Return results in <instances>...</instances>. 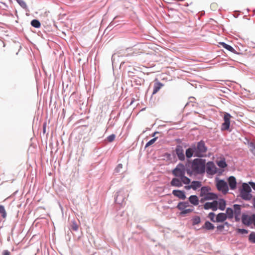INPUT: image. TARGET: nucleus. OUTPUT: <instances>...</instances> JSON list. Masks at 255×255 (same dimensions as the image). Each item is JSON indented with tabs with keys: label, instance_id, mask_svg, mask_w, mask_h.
Returning a JSON list of instances; mask_svg holds the SVG:
<instances>
[{
	"label": "nucleus",
	"instance_id": "obj_1",
	"mask_svg": "<svg viewBox=\"0 0 255 255\" xmlns=\"http://www.w3.org/2000/svg\"><path fill=\"white\" fill-rule=\"evenodd\" d=\"M206 160L201 158L194 159L189 163L187 167V173L189 175L202 174L205 171Z\"/></svg>",
	"mask_w": 255,
	"mask_h": 255
},
{
	"label": "nucleus",
	"instance_id": "obj_2",
	"mask_svg": "<svg viewBox=\"0 0 255 255\" xmlns=\"http://www.w3.org/2000/svg\"><path fill=\"white\" fill-rule=\"evenodd\" d=\"M184 166L180 164L173 170V174L175 176L180 178L183 184H188L190 183V179L185 176Z\"/></svg>",
	"mask_w": 255,
	"mask_h": 255
},
{
	"label": "nucleus",
	"instance_id": "obj_3",
	"mask_svg": "<svg viewBox=\"0 0 255 255\" xmlns=\"http://www.w3.org/2000/svg\"><path fill=\"white\" fill-rule=\"evenodd\" d=\"M194 148V156L203 157L206 156L207 147L203 140L199 141L196 145H193Z\"/></svg>",
	"mask_w": 255,
	"mask_h": 255
},
{
	"label": "nucleus",
	"instance_id": "obj_4",
	"mask_svg": "<svg viewBox=\"0 0 255 255\" xmlns=\"http://www.w3.org/2000/svg\"><path fill=\"white\" fill-rule=\"evenodd\" d=\"M242 189L241 191V196L242 199L246 200H250L252 197L251 194L252 189L250 186L247 183H243Z\"/></svg>",
	"mask_w": 255,
	"mask_h": 255
},
{
	"label": "nucleus",
	"instance_id": "obj_5",
	"mask_svg": "<svg viewBox=\"0 0 255 255\" xmlns=\"http://www.w3.org/2000/svg\"><path fill=\"white\" fill-rule=\"evenodd\" d=\"M217 189L224 194H226L229 190L227 183L223 180H217L216 181Z\"/></svg>",
	"mask_w": 255,
	"mask_h": 255
},
{
	"label": "nucleus",
	"instance_id": "obj_6",
	"mask_svg": "<svg viewBox=\"0 0 255 255\" xmlns=\"http://www.w3.org/2000/svg\"><path fill=\"white\" fill-rule=\"evenodd\" d=\"M231 115L228 113H225L224 116V122L222 124L221 126V130H226L229 129L230 126V119Z\"/></svg>",
	"mask_w": 255,
	"mask_h": 255
},
{
	"label": "nucleus",
	"instance_id": "obj_7",
	"mask_svg": "<svg viewBox=\"0 0 255 255\" xmlns=\"http://www.w3.org/2000/svg\"><path fill=\"white\" fill-rule=\"evenodd\" d=\"M206 171L207 174L210 175H214L217 173V167L213 162L209 161L206 164Z\"/></svg>",
	"mask_w": 255,
	"mask_h": 255
},
{
	"label": "nucleus",
	"instance_id": "obj_8",
	"mask_svg": "<svg viewBox=\"0 0 255 255\" xmlns=\"http://www.w3.org/2000/svg\"><path fill=\"white\" fill-rule=\"evenodd\" d=\"M204 208L206 210L211 209L213 211H216L218 209V201H214L212 202H207L204 205Z\"/></svg>",
	"mask_w": 255,
	"mask_h": 255
},
{
	"label": "nucleus",
	"instance_id": "obj_9",
	"mask_svg": "<svg viewBox=\"0 0 255 255\" xmlns=\"http://www.w3.org/2000/svg\"><path fill=\"white\" fill-rule=\"evenodd\" d=\"M164 85L156 79L154 81L153 90L152 94L155 95L163 87Z\"/></svg>",
	"mask_w": 255,
	"mask_h": 255
},
{
	"label": "nucleus",
	"instance_id": "obj_10",
	"mask_svg": "<svg viewBox=\"0 0 255 255\" xmlns=\"http://www.w3.org/2000/svg\"><path fill=\"white\" fill-rule=\"evenodd\" d=\"M175 151L178 158L180 160H184L185 159L184 150L182 146H177L176 148Z\"/></svg>",
	"mask_w": 255,
	"mask_h": 255
},
{
	"label": "nucleus",
	"instance_id": "obj_11",
	"mask_svg": "<svg viewBox=\"0 0 255 255\" xmlns=\"http://www.w3.org/2000/svg\"><path fill=\"white\" fill-rule=\"evenodd\" d=\"M182 183H183L181 178L179 177L173 178L170 182L171 186L176 187H180L182 186Z\"/></svg>",
	"mask_w": 255,
	"mask_h": 255
},
{
	"label": "nucleus",
	"instance_id": "obj_12",
	"mask_svg": "<svg viewBox=\"0 0 255 255\" xmlns=\"http://www.w3.org/2000/svg\"><path fill=\"white\" fill-rule=\"evenodd\" d=\"M172 194L174 196L179 198L180 199L184 200L186 198L185 192L183 191L174 190L172 191Z\"/></svg>",
	"mask_w": 255,
	"mask_h": 255
},
{
	"label": "nucleus",
	"instance_id": "obj_13",
	"mask_svg": "<svg viewBox=\"0 0 255 255\" xmlns=\"http://www.w3.org/2000/svg\"><path fill=\"white\" fill-rule=\"evenodd\" d=\"M233 210L236 220L237 221L239 220V217L241 215V206L237 204L234 205Z\"/></svg>",
	"mask_w": 255,
	"mask_h": 255
},
{
	"label": "nucleus",
	"instance_id": "obj_14",
	"mask_svg": "<svg viewBox=\"0 0 255 255\" xmlns=\"http://www.w3.org/2000/svg\"><path fill=\"white\" fill-rule=\"evenodd\" d=\"M228 182L230 188L232 190H234L236 188L237 182L236 179L234 176H230L228 178Z\"/></svg>",
	"mask_w": 255,
	"mask_h": 255
},
{
	"label": "nucleus",
	"instance_id": "obj_15",
	"mask_svg": "<svg viewBox=\"0 0 255 255\" xmlns=\"http://www.w3.org/2000/svg\"><path fill=\"white\" fill-rule=\"evenodd\" d=\"M226 214L223 213L218 214L216 218V221L217 222H223L227 219Z\"/></svg>",
	"mask_w": 255,
	"mask_h": 255
},
{
	"label": "nucleus",
	"instance_id": "obj_16",
	"mask_svg": "<svg viewBox=\"0 0 255 255\" xmlns=\"http://www.w3.org/2000/svg\"><path fill=\"white\" fill-rule=\"evenodd\" d=\"M189 201L191 204L194 206H197L199 204V199L196 195H191L189 198Z\"/></svg>",
	"mask_w": 255,
	"mask_h": 255
},
{
	"label": "nucleus",
	"instance_id": "obj_17",
	"mask_svg": "<svg viewBox=\"0 0 255 255\" xmlns=\"http://www.w3.org/2000/svg\"><path fill=\"white\" fill-rule=\"evenodd\" d=\"M189 206V205L187 202H180L177 205V208L181 212Z\"/></svg>",
	"mask_w": 255,
	"mask_h": 255
},
{
	"label": "nucleus",
	"instance_id": "obj_18",
	"mask_svg": "<svg viewBox=\"0 0 255 255\" xmlns=\"http://www.w3.org/2000/svg\"><path fill=\"white\" fill-rule=\"evenodd\" d=\"M123 195L124 193L122 192H118L115 199L116 202L119 204L122 203L125 199V198L123 197Z\"/></svg>",
	"mask_w": 255,
	"mask_h": 255
},
{
	"label": "nucleus",
	"instance_id": "obj_19",
	"mask_svg": "<svg viewBox=\"0 0 255 255\" xmlns=\"http://www.w3.org/2000/svg\"><path fill=\"white\" fill-rule=\"evenodd\" d=\"M251 216L243 215L242 222L245 225H251Z\"/></svg>",
	"mask_w": 255,
	"mask_h": 255
},
{
	"label": "nucleus",
	"instance_id": "obj_20",
	"mask_svg": "<svg viewBox=\"0 0 255 255\" xmlns=\"http://www.w3.org/2000/svg\"><path fill=\"white\" fill-rule=\"evenodd\" d=\"M191 222L193 226L198 225L201 222V218L198 216H194L191 220Z\"/></svg>",
	"mask_w": 255,
	"mask_h": 255
},
{
	"label": "nucleus",
	"instance_id": "obj_21",
	"mask_svg": "<svg viewBox=\"0 0 255 255\" xmlns=\"http://www.w3.org/2000/svg\"><path fill=\"white\" fill-rule=\"evenodd\" d=\"M219 44L223 46L224 48L227 49V50L232 52L233 53H235L236 50L233 48L231 46L224 43V42H220Z\"/></svg>",
	"mask_w": 255,
	"mask_h": 255
},
{
	"label": "nucleus",
	"instance_id": "obj_22",
	"mask_svg": "<svg viewBox=\"0 0 255 255\" xmlns=\"http://www.w3.org/2000/svg\"><path fill=\"white\" fill-rule=\"evenodd\" d=\"M185 153L187 158H190L193 155V154L194 155V148L193 145H192L191 147L188 148L186 150Z\"/></svg>",
	"mask_w": 255,
	"mask_h": 255
},
{
	"label": "nucleus",
	"instance_id": "obj_23",
	"mask_svg": "<svg viewBox=\"0 0 255 255\" xmlns=\"http://www.w3.org/2000/svg\"><path fill=\"white\" fill-rule=\"evenodd\" d=\"M218 206L219 209L224 210L226 207V202L224 199H220L218 201Z\"/></svg>",
	"mask_w": 255,
	"mask_h": 255
},
{
	"label": "nucleus",
	"instance_id": "obj_24",
	"mask_svg": "<svg viewBox=\"0 0 255 255\" xmlns=\"http://www.w3.org/2000/svg\"><path fill=\"white\" fill-rule=\"evenodd\" d=\"M191 185H192V187H191L192 189L194 190H196L198 188L201 187L202 186V184H201V182L200 181H194L191 182Z\"/></svg>",
	"mask_w": 255,
	"mask_h": 255
},
{
	"label": "nucleus",
	"instance_id": "obj_25",
	"mask_svg": "<svg viewBox=\"0 0 255 255\" xmlns=\"http://www.w3.org/2000/svg\"><path fill=\"white\" fill-rule=\"evenodd\" d=\"M217 198V196L216 194L209 192L204 196V199L206 200L215 199Z\"/></svg>",
	"mask_w": 255,
	"mask_h": 255
},
{
	"label": "nucleus",
	"instance_id": "obj_26",
	"mask_svg": "<svg viewBox=\"0 0 255 255\" xmlns=\"http://www.w3.org/2000/svg\"><path fill=\"white\" fill-rule=\"evenodd\" d=\"M226 216L227 218L229 219H232L234 217V210L232 208H228L226 210Z\"/></svg>",
	"mask_w": 255,
	"mask_h": 255
},
{
	"label": "nucleus",
	"instance_id": "obj_27",
	"mask_svg": "<svg viewBox=\"0 0 255 255\" xmlns=\"http://www.w3.org/2000/svg\"><path fill=\"white\" fill-rule=\"evenodd\" d=\"M202 228L206 229L207 230H213L214 229V226L212 223H211L209 221H206Z\"/></svg>",
	"mask_w": 255,
	"mask_h": 255
},
{
	"label": "nucleus",
	"instance_id": "obj_28",
	"mask_svg": "<svg viewBox=\"0 0 255 255\" xmlns=\"http://www.w3.org/2000/svg\"><path fill=\"white\" fill-rule=\"evenodd\" d=\"M209 188L208 187H203L201 189L200 196L204 197L209 193Z\"/></svg>",
	"mask_w": 255,
	"mask_h": 255
},
{
	"label": "nucleus",
	"instance_id": "obj_29",
	"mask_svg": "<svg viewBox=\"0 0 255 255\" xmlns=\"http://www.w3.org/2000/svg\"><path fill=\"white\" fill-rule=\"evenodd\" d=\"M0 214L3 219H5L7 216L6 212L5 210L4 207L3 205H0Z\"/></svg>",
	"mask_w": 255,
	"mask_h": 255
},
{
	"label": "nucleus",
	"instance_id": "obj_30",
	"mask_svg": "<svg viewBox=\"0 0 255 255\" xmlns=\"http://www.w3.org/2000/svg\"><path fill=\"white\" fill-rule=\"evenodd\" d=\"M31 24L32 26L35 28H39L40 27V22L36 19H33L31 22Z\"/></svg>",
	"mask_w": 255,
	"mask_h": 255
},
{
	"label": "nucleus",
	"instance_id": "obj_31",
	"mask_svg": "<svg viewBox=\"0 0 255 255\" xmlns=\"http://www.w3.org/2000/svg\"><path fill=\"white\" fill-rule=\"evenodd\" d=\"M194 210L193 209L190 208V209H185L183 211H181L180 213V215L182 216H184L185 215L190 213L192 212H193Z\"/></svg>",
	"mask_w": 255,
	"mask_h": 255
},
{
	"label": "nucleus",
	"instance_id": "obj_32",
	"mask_svg": "<svg viewBox=\"0 0 255 255\" xmlns=\"http://www.w3.org/2000/svg\"><path fill=\"white\" fill-rule=\"evenodd\" d=\"M217 164L221 168H225L227 166V164L224 160L219 161Z\"/></svg>",
	"mask_w": 255,
	"mask_h": 255
},
{
	"label": "nucleus",
	"instance_id": "obj_33",
	"mask_svg": "<svg viewBox=\"0 0 255 255\" xmlns=\"http://www.w3.org/2000/svg\"><path fill=\"white\" fill-rule=\"evenodd\" d=\"M157 139V137L153 138V139L149 140L145 145V147H148L153 144Z\"/></svg>",
	"mask_w": 255,
	"mask_h": 255
},
{
	"label": "nucleus",
	"instance_id": "obj_34",
	"mask_svg": "<svg viewBox=\"0 0 255 255\" xmlns=\"http://www.w3.org/2000/svg\"><path fill=\"white\" fill-rule=\"evenodd\" d=\"M123 168L122 164H119L115 169V171L116 173H120L121 172V169Z\"/></svg>",
	"mask_w": 255,
	"mask_h": 255
},
{
	"label": "nucleus",
	"instance_id": "obj_35",
	"mask_svg": "<svg viewBox=\"0 0 255 255\" xmlns=\"http://www.w3.org/2000/svg\"><path fill=\"white\" fill-rule=\"evenodd\" d=\"M19 5L25 8L26 7V4L23 0H16Z\"/></svg>",
	"mask_w": 255,
	"mask_h": 255
},
{
	"label": "nucleus",
	"instance_id": "obj_36",
	"mask_svg": "<svg viewBox=\"0 0 255 255\" xmlns=\"http://www.w3.org/2000/svg\"><path fill=\"white\" fill-rule=\"evenodd\" d=\"M249 240L253 243H255V234L251 233L249 236Z\"/></svg>",
	"mask_w": 255,
	"mask_h": 255
},
{
	"label": "nucleus",
	"instance_id": "obj_37",
	"mask_svg": "<svg viewBox=\"0 0 255 255\" xmlns=\"http://www.w3.org/2000/svg\"><path fill=\"white\" fill-rule=\"evenodd\" d=\"M215 215L214 213H210L208 215V217L210 218V219L214 222H216V220L215 219Z\"/></svg>",
	"mask_w": 255,
	"mask_h": 255
},
{
	"label": "nucleus",
	"instance_id": "obj_38",
	"mask_svg": "<svg viewBox=\"0 0 255 255\" xmlns=\"http://www.w3.org/2000/svg\"><path fill=\"white\" fill-rule=\"evenodd\" d=\"M71 228H72V230H73L74 231H76L78 229V225L75 222H73L72 223V226H71Z\"/></svg>",
	"mask_w": 255,
	"mask_h": 255
},
{
	"label": "nucleus",
	"instance_id": "obj_39",
	"mask_svg": "<svg viewBox=\"0 0 255 255\" xmlns=\"http://www.w3.org/2000/svg\"><path fill=\"white\" fill-rule=\"evenodd\" d=\"M115 138V134H111L107 137V140L109 142H112Z\"/></svg>",
	"mask_w": 255,
	"mask_h": 255
},
{
	"label": "nucleus",
	"instance_id": "obj_40",
	"mask_svg": "<svg viewBox=\"0 0 255 255\" xmlns=\"http://www.w3.org/2000/svg\"><path fill=\"white\" fill-rule=\"evenodd\" d=\"M254 224L255 226V215L251 216V225Z\"/></svg>",
	"mask_w": 255,
	"mask_h": 255
},
{
	"label": "nucleus",
	"instance_id": "obj_41",
	"mask_svg": "<svg viewBox=\"0 0 255 255\" xmlns=\"http://www.w3.org/2000/svg\"><path fill=\"white\" fill-rule=\"evenodd\" d=\"M2 254V255H10V253L8 250H4Z\"/></svg>",
	"mask_w": 255,
	"mask_h": 255
},
{
	"label": "nucleus",
	"instance_id": "obj_42",
	"mask_svg": "<svg viewBox=\"0 0 255 255\" xmlns=\"http://www.w3.org/2000/svg\"><path fill=\"white\" fill-rule=\"evenodd\" d=\"M250 184L251 185L252 187L253 188V189L255 190V183L250 182Z\"/></svg>",
	"mask_w": 255,
	"mask_h": 255
},
{
	"label": "nucleus",
	"instance_id": "obj_43",
	"mask_svg": "<svg viewBox=\"0 0 255 255\" xmlns=\"http://www.w3.org/2000/svg\"><path fill=\"white\" fill-rule=\"evenodd\" d=\"M192 185L191 184L190 185H188V186H185V188L186 189V190H189L190 189H192Z\"/></svg>",
	"mask_w": 255,
	"mask_h": 255
},
{
	"label": "nucleus",
	"instance_id": "obj_44",
	"mask_svg": "<svg viewBox=\"0 0 255 255\" xmlns=\"http://www.w3.org/2000/svg\"><path fill=\"white\" fill-rule=\"evenodd\" d=\"M254 207L255 208V198H254V203H253Z\"/></svg>",
	"mask_w": 255,
	"mask_h": 255
},
{
	"label": "nucleus",
	"instance_id": "obj_45",
	"mask_svg": "<svg viewBox=\"0 0 255 255\" xmlns=\"http://www.w3.org/2000/svg\"><path fill=\"white\" fill-rule=\"evenodd\" d=\"M223 228V226H221V227L219 226V227H218V228Z\"/></svg>",
	"mask_w": 255,
	"mask_h": 255
},
{
	"label": "nucleus",
	"instance_id": "obj_46",
	"mask_svg": "<svg viewBox=\"0 0 255 255\" xmlns=\"http://www.w3.org/2000/svg\"><path fill=\"white\" fill-rule=\"evenodd\" d=\"M254 155L255 156V151L254 152H253Z\"/></svg>",
	"mask_w": 255,
	"mask_h": 255
},
{
	"label": "nucleus",
	"instance_id": "obj_47",
	"mask_svg": "<svg viewBox=\"0 0 255 255\" xmlns=\"http://www.w3.org/2000/svg\"><path fill=\"white\" fill-rule=\"evenodd\" d=\"M156 134V132L154 133L153 136Z\"/></svg>",
	"mask_w": 255,
	"mask_h": 255
},
{
	"label": "nucleus",
	"instance_id": "obj_48",
	"mask_svg": "<svg viewBox=\"0 0 255 255\" xmlns=\"http://www.w3.org/2000/svg\"><path fill=\"white\" fill-rule=\"evenodd\" d=\"M254 148H255V146H254Z\"/></svg>",
	"mask_w": 255,
	"mask_h": 255
}]
</instances>
